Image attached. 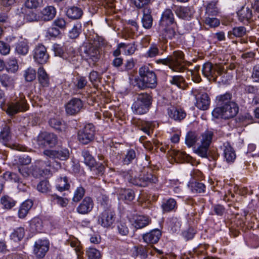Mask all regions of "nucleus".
I'll return each mask as SVG.
<instances>
[{
	"label": "nucleus",
	"instance_id": "obj_1",
	"mask_svg": "<svg viewBox=\"0 0 259 259\" xmlns=\"http://www.w3.org/2000/svg\"><path fill=\"white\" fill-rule=\"evenodd\" d=\"M232 98V95L230 92L217 96V107L212 112L214 118L226 119L237 115L239 108L237 104L231 101Z\"/></svg>",
	"mask_w": 259,
	"mask_h": 259
},
{
	"label": "nucleus",
	"instance_id": "obj_2",
	"mask_svg": "<svg viewBox=\"0 0 259 259\" xmlns=\"http://www.w3.org/2000/svg\"><path fill=\"white\" fill-rule=\"evenodd\" d=\"M118 173L125 181L138 187H147L150 184H156L158 181L157 177L151 172H147L138 176L135 171L129 169L120 170Z\"/></svg>",
	"mask_w": 259,
	"mask_h": 259
},
{
	"label": "nucleus",
	"instance_id": "obj_3",
	"mask_svg": "<svg viewBox=\"0 0 259 259\" xmlns=\"http://www.w3.org/2000/svg\"><path fill=\"white\" fill-rule=\"evenodd\" d=\"M139 76L135 78V86L139 89H154L157 84V76L155 72L148 66H143L139 68Z\"/></svg>",
	"mask_w": 259,
	"mask_h": 259
},
{
	"label": "nucleus",
	"instance_id": "obj_4",
	"mask_svg": "<svg viewBox=\"0 0 259 259\" xmlns=\"http://www.w3.org/2000/svg\"><path fill=\"white\" fill-rule=\"evenodd\" d=\"M184 60V54L182 52L175 51L172 55L164 59H158L156 62L168 66L173 71L182 72L185 69Z\"/></svg>",
	"mask_w": 259,
	"mask_h": 259
},
{
	"label": "nucleus",
	"instance_id": "obj_5",
	"mask_svg": "<svg viewBox=\"0 0 259 259\" xmlns=\"http://www.w3.org/2000/svg\"><path fill=\"white\" fill-rule=\"evenodd\" d=\"M152 101V97L147 93L138 94L132 106L133 112L139 115L146 113L149 110Z\"/></svg>",
	"mask_w": 259,
	"mask_h": 259
},
{
	"label": "nucleus",
	"instance_id": "obj_6",
	"mask_svg": "<svg viewBox=\"0 0 259 259\" xmlns=\"http://www.w3.org/2000/svg\"><path fill=\"white\" fill-rule=\"evenodd\" d=\"M6 106V113L11 116L19 112L26 111L29 108L25 97L20 95L8 102Z\"/></svg>",
	"mask_w": 259,
	"mask_h": 259
},
{
	"label": "nucleus",
	"instance_id": "obj_7",
	"mask_svg": "<svg viewBox=\"0 0 259 259\" xmlns=\"http://www.w3.org/2000/svg\"><path fill=\"white\" fill-rule=\"evenodd\" d=\"M82 55L89 65L94 67L100 58L99 47L91 43H85L82 46Z\"/></svg>",
	"mask_w": 259,
	"mask_h": 259
},
{
	"label": "nucleus",
	"instance_id": "obj_8",
	"mask_svg": "<svg viewBox=\"0 0 259 259\" xmlns=\"http://www.w3.org/2000/svg\"><path fill=\"white\" fill-rule=\"evenodd\" d=\"M203 75L209 80L216 81L218 76L224 77L226 73L224 69L217 64H212L210 62L205 63L202 68Z\"/></svg>",
	"mask_w": 259,
	"mask_h": 259
},
{
	"label": "nucleus",
	"instance_id": "obj_9",
	"mask_svg": "<svg viewBox=\"0 0 259 259\" xmlns=\"http://www.w3.org/2000/svg\"><path fill=\"white\" fill-rule=\"evenodd\" d=\"M160 25L164 27L165 32H177L178 31L177 24L175 21L174 16L170 9H166L162 14Z\"/></svg>",
	"mask_w": 259,
	"mask_h": 259
},
{
	"label": "nucleus",
	"instance_id": "obj_10",
	"mask_svg": "<svg viewBox=\"0 0 259 259\" xmlns=\"http://www.w3.org/2000/svg\"><path fill=\"white\" fill-rule=\"evenodd\" d=\"M95 127L92 123H89L78 132V139L83 144H88L92 141L95 137Z\"/></svg>",
	"mask_w": 259,
	"mask_h": 259
},
{
	"label": "nucleus",
	"instance_id": "obj_11",
	"mask_svg": "<svg viewBox=\"0 0 259 259\" xmlns=\"http://www.w3.org/2000/svg\"><path fill=\"white\" fill-rule=\"evenodd\" d=\"M115 213L113 210L108 207L98 217V223L104 228H109L115 221Z\"/></svg>",
	"mask_w": 259,
	"mask_h": 259
},
{
	"label": "nucleus",
	"instance_id": "obj_12",
	"mask_svg": "<svg viewBox=\"0 0 259 259\" xmlns=\"http://www.w3.org/2000/svg\"><path fill=\"white\" fill-rule=\"evenodd\" d=\"M43 154L47 158L60 160H66L70 156L69 150L66 148L61 147L57 149H45Z\"/></svg>",
	"mask_w": 259,
	"mask_h": 259
},
{
	"label": "nucleus",
	"instance_id": "obj_13",
	"mask_svg": "<svg viewBox=\"0 0 259 259\" xmlns=\"http://www.w3.org/2000/svg\"><path fill=\"white\" fill-rule=\"evenodd\" d=\"M83 105V102L80 99L72 98L66 104L65 111L68 115H74L81 112Z\"/></svg>",
	"mask_w": 259,
	"mask_h": 259
},
{
	"label": "nucleus",
	"instance_id": "obj_14",
	"mask_svg": "<svg viewBox=\"0 0 259 259\" xmlns=\"http://www.w3.org/2000/svg\"><path fill=\"white\" fill-rule=\"evenodd\" d=\"M50 243L48 240L38 239L36 241L33 246V253L38 258H43L48 251Z\"/></svg>",
	"mask_w": 259,
	"mask_h": 259
},
{
	"label": "nucleus",
	"instance_id": "obj_15",
	"mask_svg": "<svg viewBox=\"0 0 259 259\" xmlns=\"http://www.w3.org/2000/svg\"><path fill=\"white\" fill-rule=\"evenodd\" d=\"M49 56L46 47L41 44L37 45L33 51V58L36 62L44 64L48 62Z\"/></svg>",
	"mask_w": 259,
	"mask_h": 259
},
{
	"label": "nucleus",
	"instance_id": "obj_16",
	"mask_svg": "<svg viewBox=\"0 0 259 259\" xmlns=\"http://www.w3.org/2000/svg\"><path fill=\"white\" fill-rule=\"evenodd\" d=\"M175 12L180 19L190 20L193 17L195 10L191 6H178L175 9Z\"/></svg>",
	"mask_w": 259,
	"mask_h": 259
},
{
	"label": "nucleus",
	"instance_id": "obj_17",
	"mask_svg": "<svg viewBox=\"0 0 259 259\" xmlns=\"http://www.w3.org/2000/svg\"><path fill=\"white\" fill-rule=\"evenodd\" d=\"M94 203L92 198L85 197L76 208V211L81 214H87L93 210Z\"/></svg>",
	"mask_w": 259,
	"mask_h": 259
},
{
	"label": "nucleus",
	"instance_id": "obj_18",
	"mask_svg": "<svg viewBox=\"0 0 259 259\" xmlns=\"http://www.w3.org/2000/svg\"><path fill=\"white\" fill-rule=\"evenodd\" d=\"M221 149L223 151V155L224 160L228 163L234 162L236 158V155L230 143L228 142L224 143Z\"/></svg>",
	"mask_w": 259,
	"mask_h": 259
},
{
	"label": "nucleus",
	"instance_id": "obj_19",
	"mask_svg": "<svg viewBox=\"0 0 259 259\" xmlns=\"http://www.w3.org/2000/svg\"><path fill=\"white\" fill-rule=\"evenodd\" d=\"M161 236V232L158 229L151 230L149 233L144 234L142 238L148 244H154L158 242Z\"/></svg>",
	"mask_w": 259,
	"mask_h": 259
},
{
	"label": "nucleus",
	"instance_id": "obj_20",
	"mask_svg": "<svg viewBox=\"0 0 259 259\" xmlns=\"http://www.w3.org/2000/svg\"><path fill=\"white\" fill-rule=\"evenodd\" d=\"M149 246L141 244L134 246L132 250V256L134 257H139L140 259H146L148 257V253H152L151 251L149 252Z\"/></svg>",
	"mask_w": 259,
	"mask_h": 259
},
{
	"label": "nucleus",
	"instance_id": "obj_21",
	"mask_svg": "<svg viewBox=\"0 0 259 259\" xmlns=\"http://www.w3.org/2000/svg\"><path fill=\"white\" fill-rule=\"evenodd\" d=\"M196 106L199 109L206 110L210 105V99L207 94L203 93L196 95Z\"/></svg>",
	"mask_w": 259,
	"mask_h": 259
},
{
	"label": "nucleus",
	"instance_id": "obj_22",
	"mask_svg": "<svg viewBox=\"0 0 259 259\" xmlns=\"http://www.w3.org/2000/svg\"><path fill=\"white\" fill-rule=\"evenodd\" d=\"M167 114L170 118L179 121L184 119L186 116V113L183 109L174 106L168 108Z\"/></svg>",
	"mask_w": 259,
	"mask_h": 259
},
{
	"label": "nucleus",
	"instance_id": "obj_23",
	"mask_svg": "<svg viewBox=\"0 0 259 259\" xmlns=\"http://www.w3.org/2000/svg\"><path fill=\"white\" fill-rule=\"evenodd\" d=\"M238 19L245 23L253 21L252 11L251 8L243 6L237 13Z\"/></svg>",
	"mask_w": 259,
	"mask_h": 259
},
{
	"label": "nucleus",
	"instance_id": "obj_24",
	"mask_svg": "<svg viewBox=\"0 0 259 259\" xmlns=\"http://www.w3.org/2000/svg\"><path fill=\"white\" fill-rule=\"evenodd\" d=\"M209 146L201 144L197 148H195L194 151L195 153L198 154L199 156L207 158L209 160L211 159L215 160L219 156L218 153H214L210 154L208 153V150Z\"/></svg>",
	"mask_w": 259,
	"mask_h": 259
},
{
	"label": "nucleus",
	"instance_id": "obj_25",
	"mask_svg": "<svg viewBox=\"0 0 259 259\" xmlns=\"http://www.w3.org/2000/svg\"><path fill=\"white\" fill-rule=\"evenodd\" d=\"M143 27L145 29L150 28L153 24V18L151 16V10L148 7L143 9V17L141 19Z\"/></svg>",
	"mask_w": 259,
	"mask_h": 259
},
{
	"label": "nucleus",
	"instance_id": "obj_26",
	"mask_svg": "<svg viewBox=\"0 0 259 259\" xmlns=\"http://www.w3.org/2000/svg\"><path fill=\"white\" fill-rule=\"evenodd\" d=\"M135 124L140 130H141L148 136H150L153 133L154 126L152 121L139 119L136 121Z\"/></svg>",
	"mask_w": 259,
	"mask_h": 259
},
{
	"label": "nucleus",
	"instance_id": "obj_27",
	"mask_svg": "<svg viewBox=\"0 0 259 259\" xmlns=\"http://www.w3.org/2000/svg\"><path fill=\"white\" fill-rule=\"evenodd\" d=\"M0 83L7 89H12L14 88L15 78L8 74L3 73L0 75Z\"/></svg>",
	"mask_w": 259,
	"mask_h": 259
},
{
	"label": "nucleus",
	"instance_id": "obj_28",
	"mask_svg": "<svg viewBox=\"0 0 259 259\" xmlns=\"http://www.w3.org/2000/svg\"><path fill=\"white\" fill-rule=\"evenodd\" d=\"M37 78L38 82L41 87L45 88L49 86L50 76L42 67H40L38 69Z\"/></svg>",
	"mask_w": 259,
	"mask_h": 259
},
{
	"label": "nucleus",
	"instance_id": "obj_29",
	"mask_svg": "<svg viewBox=\"0 0 259 259\" xmlns=\"http://www.w3.org/2000/svg\"><path fill=\"white\" fill-rule=\"evenodd\" d=\"M66 16L70 19L76 20L80 19L83 15L82 9L77 6L68 7L66 11Z\"/></svg>",
	"mask_w": 259,
	"mask_h": 259
},
{
	"label": "nucleus",
	"instance_id": "obj_30",
	"mask_svg": "<svg viewBox=\"0 0 259 259\" xmlns=\"http://www.w3.org/2000/svg\"><path fill=\"white\" fill-rule=\"evenodd\" d=\"M163 212H169L175 211L177 209V203L176 200L174 198L163 199L161 205Z\"/></svg>",
	"mask_w": 259,
	"mask_h": 259
},
{
	"label": "nucleus",
	"instance_id": "obj_31",
	"mask_svg": "<svg viewBox=\"0 0 259 259\" xmlns=\"http://www.w3.org/2000/svg\"><path fill=\"white\" fill-rule=\"evenodd\" d=\"M218 1L213 0L208 2L205 6V12L204 17L216 16L219 13V9L217 7Z\"/></svg>",
	"mask_w": 259,
	"mask_h": 259
},
{
	"label": "nucleus",
	"instance_id": "obj_32",
	"mask_svg": "<svg viewBox=\"0 0 259 259\" xmlns=\"http://www.w3.org/2000/svg\"><path fill=\"white\" fill-rule=\"evenodd\" d=\"M56 187L60 192L69 190L70 187L69 178L65 176L57 178L56 180Z\"/></svg>",
	"mask_w": 259,
	"mask_h": 259
},
{
	"label": "nucleus",
	"instance_id": "obj_33",
	"mask_svg": "<svg viewBox=\"0 0 259 259\" xmlns=\"http://www.w3.org/2000/svg\"><path fill=\"white\" fill-rule=\"evenodd\" d=\"M33 205V202L30 199H28L24 201L20 206L18 211L19 218L20 219L25 218Z\"/></svg>",
	"mask_w": 259,
	"mask_h": 259
},
{
	"label": "nucleus",
	"instance_id": "obj_34",
	"mask_svg": "<svg viewBox=\"0 0 259 259\" xmlns=\"http://www.w3.org/2000/svg\"><path fill=\"white\" fill-rule=\"evenodd\" d=\"M29 49L28 40L24 39L16 44L15 53L19 55L25 56L28 53Z\"/></svg>",
	"mask_w": 259,
	"mask_h": 259
},
{
	"label": "nucleus",
	"instance_id": "obj_35",
	"mask_svg": "<svg viewBox=\"0 0 259 259\" xmlns=\"http://www.w3.org/2000/svg\"><path fill=\"white\" fill-rule=\"evenodd\" d=\"M0 132V142L5 145L10 141L11 138L10 127L4 123Z\"/></svg>",
	"mask_w": 259,
	"mask_h": 259
},
{
	"label": "nucleus",
	"instance_id": "obj_36",
	"mask_svg": "<svg viewBox=\"0 0 259 259\" xmlns=\"http://www.w3.org/2000/svg\"><path fill=\"white\" fill-rule=\"evenodd\" d=\"M151 223L149 217L145 215H139L136 218L133 225L136 229H142L148 226Z\"/></svg>",
	"mask_w": 259,
	"mask_h": 259
},
{
	"label": "nucleus",
	"instance_id": "obj_37",
	"mask_svg": "<svg viewBox=\"0 0 259 259\" xmlns=\"http://www.w3.org/2000/svg\"><path fill=\"white\" fill-rule=\"evenodd\" d=\"M56 14V9L54 7L47 6L41 11V19L44 21H50L54 18Z\"/></svg>",
	"mask_w": 259,
	"mask_h": 259
},
{
	"label": "nucleus",
	"instance_id": "obj_38",
	"mask_svg": "<svg viewBox=\"0 0 259 259\" xmlns=\"http://www.w3.org/2000/svg\"><path fill=\"white\" fill-rule=\"evenodd\" d=\"M30 229L32 233L40 232L43 228L42 221L38 217H34L29 223Z\"/></svg>",
	"mask_w": 259,
	"mask_h": 259
},
{
	"label": "nucleus",
	"instance_id": "obj_39",
	"mask_svg": "<svg viewBox=\"0 0 259 259\" xmlns=\"http://www.w3.org/2000/svg\"><path fill=\"white\" fill-rule=\"evenodd\" d=\"M66 58L64 59L67 60L70 63L76 65L78 62V55L75 49L70 47L66 51Z\"/></svg>",
	"mask_w": 259,
	"mask_h": 259
},
{
	"label": "nucleus",
	"instance_id": "obj_40",
	"mask_svg": "<svg viewBox=\"0 0 259 259\" xmlns=\"http://www.w3.org/2000/svg\"><path fill=\"white\" fill-rule=\"evenodd\" d=\"M50 200L59 205L62 207H66L69 202L68 199L61 197L56 194H49Z\"/></svg>",
	"mask_w": 259,
	"mask_h": 259
},
{
	"label": "nucleus",
	"instance_id": "obj_41",
	"mask_svg": "<svg viewBox=\"0 0 259 259\" xmlns=\"http://www.w3.org/2000/svg\"><path fill=\"white\" fill-rule=\"evenodd\" d=\"M119 195L120 199L127 201H132L135 197L134 191L130 189H121L119 192Z\"/></svg>",
	"mask_w": 259,
	"mask_h": 259
},
{
	"label": "nucleus",
	"instance_id": "obj_42",
	"mask_svg": "<svg viewBox=\"0 0 259 259\" xmlns=\"http://www.w3.org/2000/svg\"><path fill=\"white\" fill-rule=\"evenodd\" d=\"M85 37L89 41V43L95 46H100L103 40V38L99 36L98 33H85Z\"/></svg>",
	"mask_w": 259,
	"mask_h": 259
},
{
	"label": "nucleus",
	"instance_id": "obj_43",
	"mask_svg": "<svg viewBox=\"0 0 259 259\" xmlns=\"http://www.w3.org/2000/svg\"><path fill=\"white\" fill-rule=\"evenodd\" d=\"M49 125L53 128L59 132L65 131V124L59 119L51 118L49 121Z\"/></svg>",
	"mask_w": 259,
	"mask_h": 259
},
{
	"label": "nucleus",
	"instance_id": "obj_44",
	"mask_svg": "<svg viewBox=\"0 0 259 259\" xmlns=\"http://www.w3.org/2000/svg\"><path fill=\"white\" fill-rule=\"evenodd\" d=\"M169 82L180 89H184L185 85V80L181 75H174L170 77Z\"/></svg>",
	"mask_w": 259,
	"mask_h": 259
},
{
	"label": "nucleus",
	"instance_id": "obj_45",
	"mask_svg": "<svg viewBox=\"0 0 259 259\" xmlns=\"http://www.w3.org/2000/svg\"><path fill=\"white\" fill-rule=\"evenodd\" d=\"M81 155L83 157L84 162L89 167L96 164L94 157L91 155L90 152L87 149H84L81 152Z\"/></svg>",
	"mask_w": 259,
	"mask_h": 259
},
{
	"label": "nucleus",
	"instance_id": "obj_46",
	"mask_svg": "<svg viewBox=\"0 0 259 259\" xmlns=\"http://www.w3.org/2000/svg\"><path fill=\"white\" fill-rule=\"evenodd\" d=\"M44 139L45 142L50 147H54L58 142L57 136L53 133H46L44 135Z\"/></svg>",
	"mask_w": 259,
	"mask_h": 259
},
{
	"label": "nucleus",
	"instance_id": "obj_47",
	"mask_svg": "<svg viewBox=\"0 0 259 259\" xmlns=\"http://www.w3.org/2000/svg\"><path fill=\"white\" fill-rule=\"evenodd\" d=\"M1 203L4 208L10 209L15 206L16 201L11 197L6 195L1 198Z\"/></svg>",
	"mask_w": 259,
	"mask_h": 259
},
{
	"label": "nucleus",
	"instance_id": "obj_48",
	"mask_svg": "<svg viewBox=\"0 0 259 259\" xmlns=\"http://www.w3.org/2000/svg\"><path fill=\"white\" fill-rule=\"evenodd\" d=\"M25 235V230L23 227H19L14 230L10 235L11 239L15 242L22 239Z\"/></svg>",
	"mask_w": 259,
	"mask_h": 259
},
{
	"label": "nucleus",
	"instance_id": "obj_49",
	"mask_svg": "<svg viewBox=\"0 0 259 259\" xmlns=\"http://www.w3.org/2000/svg\"><path fill=\"white\" fill-rule=\"evenodd\" d=\"M136 151L133 149L128 150L122 159V162L125 165H128L136 158Z\"/></svg>",
	"mask_w": 259,
	"mask_h": 259
},
{
	"label": "nucleus",
	"instance_id": "obj_50",
	"mask_svg": "<svg viewBox=\"0 0 259 259\" xmlns=\"http://www.w3.org/2000/svg\"><path fill=\"white\" fill-rule=\"evenodd\" d=\"M197 140L198 136L195 132H189L186 136L185 143L189 147L193 146Z\"/></svg>",
	"mask_w": 259,
	"mask_h": 259
},
{
	"label": "nucleus",
	"instance_id": "obj_51",
	"mask_svg": "<svg viewBox=\"0 0 259 259\" xmlns=\"http://www.w3.org/2000/svg\"><path fill=\"white\" fill-rule=\"evenodd\" d=\"M213 136V133L210 131H206L201 135V144L209 146Z\"/></svg>",
	"mask_w": 259,
	"mask_h": 259
},
{
	"label": "nucleus",
	"instance_id": "obj_52",
	"mask_svg": "<svg viewBox=\"0 0 259 259\" xmlns=\"http://www.w3.org/2000/svg\"><path fill=\"white\" fill-rule=\"evenodd\" d=\"M192 192L194 193H203L205 191V185L201 182H192L189 185Z\"/></svg>",
	"mask_w": 259,
	"mask_h": 259
},
{
	"label": "nucleus",
	"instance_id": "obj_53",
	"mask_svg": "<svg viewBox=\"0 0 259 259\" xmlns=\"http://www.w3.org/2000/svg\"><path fill=\"white\" fill-rule=\"evenodd\" d=\"M85 189L82 186H79L75 189L72 200L74 202H78L80 201L85 194Z\"/></svg>",
	"mask_w": 259,
	"mask_h": 259
},
{
	"label": "nucleus",
	"instance_id": "obj_54",
	"mask_svg": "<svg viewBox=\"0 0 259 259\" xmlns=\"http://www.w3.org/2000/svg\"><path fill=\"white\" fill-rule=\"evenodd\" d=\"M118 233L121 236H127L129 233V229L127 223L120 221L117 224Z\"/></svg>",
	"mask_w": 259,
	"mask_h": 259
},
{
	"label": "nucleus",
	"instance_id": "obj_55",
	"mask_svg": "<svg viewBox=\"0 0 259 259\" xmlns=\"http://www.w3.org/2000/svg\"><path fill=\"white\" fill-rule=\"evenodd\" d=\"M90 168L95 175L97 176H102L104 172L105 167L103 164L101 163H97L96 162V164L90 166Z\"/></svg>",
	"mask_w": 259,
	"mask_h": 259
},
{
	"label": "nucleus",
	"instance_id": "obj_56",
	"mask_svg": "<svg viewBox=\"0 0 259 259\" xmlns=\"http://www.w3.org/2000/svg\"><path fill=\"white\" fill-rule=\"evenodd\" d=\"M118 48L123 49L125 54L127 55L133 54L136 49L134 44L126 45L124 43H120L118 44Z\"/></svg>",
	"mask_w": 259,
	"mask_h": 259
},
{
	"label": "nucleus",
	"instance_id": "obj_57",
	"mask_svg": "<svg viewBox=\"0 0 259 259\" xmlns=\"http://www.w3.org/2000/svg\"><path fill=\"white\" fill-rule=\"evenodd\" d=\"M86 254L88 259H101V254L100 252L95 248H89L87 250Z\"/></svg>",
	"mask_w": 259,
	"mask_h": 259
},
{
	"label": "nucleus",
	"instance_id": "obj_58",
	"mask_svg": "<svg viewBox=\"0 0 259 259\" xmlns=\"http://www.w3.org/2000/svg\"><path fill=\"white\" fill-rule=\"evenodd\" d=\"M43 0H26L25 5L30 9H36L42 5Z\"/></svg>",
	"mask_w": 259,
	"mask_h": 259
},
{
	"label": "nucleus",
	"instance_id": "obj_59",
	"mask_svg": "<svg viewBox=\"0 0 259 259\" xmlns=\"http://www.w3.org/2000/svg\"><path fill=\"white\" fill-rule=\"evenodd\" d=\"M51 186L47 180L40 181L37 185V189L41 193H48L50 190Z\"/></svg>",
	"mask_w": 259,
	"mask_h": 259
},
{
	"label": "nucleus",
	"instance_id": "obj_60",
	"mask_svg": "<svg viewBox=\"0 0 259 259\" xmlns=\"http://www.w3.org/2000/svg\"><path fill=\"white\" fill-rule=\"evenodd\" d=\"M24 76L26 81L31 82L36 78V71L34 69L29 67L25 71Z\"/></svg>",
	"mask_w": 259,
	"mask_h": 259
},
{
	"label": "nucleus",
	"instance_id": "obj_61",
	"mask_svg": "<svg viewBox=\"0 0 259 259\" xmlns=\"http://www.w3.org/2000/svg\"><path fill=\"white\" fill-rule=\"evenodd\" d=\"M3 178L6 181H14L15 182H19L20 178L15 173L6 171L3 174Z\"/></svg>",
	"mask_w": 259,
	"mask_h": 259
},
{
	"label": "nucleus",
	"instance_id": "obj_62",
	"mask_svg": "<svg viewBox=\"0 0 259 259\" xmlns=\"http://www.w3.org/2000/svg\"><path fill=\"white\" fill-rule=\"evenodd\" d=\"M181 226V222L177 218L172 219L169 223V227L174 233L180 231Z\"/></svg>",
	"mask_w": 259,
	"mask_h": 259
},
{
	"label": "nucleus",
	"instance_id": "obj_63",
	"mask_svg": "<svg viewBox=\"0 0 259 259\" xmlns=\"http://www.w3.org/2000/svg\"><path fill=\"white\" fill-rule=\"evenodd\" d=\"M18 69V64L16 59H10L7 63V69L8 71L15 72Z\"/></svg>",
	"mask_w": 259,
	"mask_h": 259
},
{
	"label": "nucleus",
	"instance_id": "obj_64",
	"mask_svg": "<svg viewBox=\"0 0 259 259\" xmlns=\"http://www.w3.org/2000/svg\"><path fill=\"white\" fill-rule=\"evenodd\" d=\"M205 23L210 27H215L220 25V20L215 18L204 17Z\"/></svg>",
	"mask_w": 259,
	"mask_h": 259
}]
</instances>
